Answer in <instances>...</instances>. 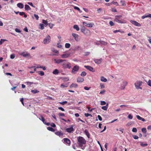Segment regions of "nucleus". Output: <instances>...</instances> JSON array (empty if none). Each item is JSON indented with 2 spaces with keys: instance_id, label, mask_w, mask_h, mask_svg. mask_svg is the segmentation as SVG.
<instances>
[{
  "instance_id": "f257e3e1",
  "label": "nucleus",
  "mask_w": 151,
  "mask_h": 151,
  "mask_svg": "<svg viewBox=\"0 0 151 151\" xmlns=\"http://www.w3.org/2000/svg\"><path fill=\"white\" fill-rule=\"evenodd\" d=\"M78 142L77 143L79 146L82 148L83 145L86 144V139L83 137L79 136L77 138Z\"/></svg>"
},
{
  "instance_id": "f03ea898",
  "label": "nucleus",
  "mask_w": 151,
  "mask_h": 151,
  "mask_svg": "<svg viewBox=\"0 0 151 151\" xmlns=\"http://www.w3.org/2000/svg\"><path fill=\"white\" fill-rule=\"evenodd\" d=\"M61 65L64 69H70L71 67V64L66 60H63L62 63H61Z\"/></svg>"
},
{
  "instance_id": "7ed1b4c3",
  "label": "nucleus",
  "mask_w": 151,
  "mask_h": 151,
  "mask_svg": "<svg viewBox=\"0 0 151 151\" xmlns=\"http://www.w3.org/2000/svg\"><path fill=\"white\" fill-rule=\"evenodd\" d=\"M81 32L85 35L89 36L91 34V32L88 29L84 27H82L81 29Z\"/></svg>"
},
{
  "instance_id": "20e7f679",
  "label": "nucleus",
  "mask_w": 151,
  "mask_h": 151,
  "mask_svg": "<svg viewBox=\"0 0 151 151\" xmlns=\"http://www.w3.org/2000/svg\"><path fill=\"white\" fill-rule=\"evenodd\" d=\"M122 15H116L115 16L114 21L119 23H122L123 22L122 19Z\"/></svg>"
},
{
  "instance_id": "39448f33",
  "label": "nucleus",
  "mask_w": 151,
  "mask_h": 151,
  "mask_svg": "<svg viewBox=\"0 0 151 151\" xmlns=\"http://www.w3.org/2000/svg\"><path fill=\"white\" fill-rule=\"evenodd\" d=\"M142 83V82L141 81H138L134 83V85L137 89H142V88L140 87Z\"/></svg>"
},
{
  "instance_id": "423d86ee",
  "label": "nucleus",
  "mask_w": 151,
  "mask_h": 151,
  "mask_svg": "<svg viewBox=\"0 0 151 151\" xmlns=\"http://www.w3.org/2000/svg\"><path fill=\"white\" fill-rule=\"evenodd\" d=\"M19 54L25 58L29 57H30V53H28L26 51L20 52L19 53Z\"/></svg>"
},
{
  "instance_id": "0eeeda50",
  "label": "nucleus",
  "mask_w": 151,
  "mask_h": 151,
  "mask_svg": "<svg viewBox=\"0 0 151 151\" xmlns=\"http://www.w3.org/2000/svg\"><path fill=\"white\" fill-rule=\"evenodd\" d=\"M62 141L65 144L68 146H70L71 144L70 140L68 138H64Z\"/></svg>"
},
{
  "instance_id": "6e6552de",
  "label": "nucleus",
  "mask_w": 151,
  "mask_h": 151,
  "mask_svg": "<svg viewBox=\"0 0 151 151\" xmlns=\"http://www.w3.org/2000/svg\"><path fill=\"white\" fill-rule=\"evenodd\" d=\"M51 38L49 35H48L46 38L44 39L43 42L44 44H46L49 43L50 41Z\"/></svg>"
},
{
  "instance_id": "1a4fd4ad",
  "label": "nucleus",
  "mask_w": 151,
  "mask_h": 151,
  "mask_svg": "<svg viewBox=\"0 0 151 151\" xmlns=\"http://www.w3.org/2000/svg\"><path fill=\"white\" fill-rule=\"evenodd\" d=\"M79 69V66L77 65H75L73 68L72 72L74 74H75L78 71Z\"/></svg>"
},
{
  "instance_id": "9d476101",
  "label": "nucleus",
  "mask_w": 151,
  "mask_h": 151,
  "mask_svg": "<svg viewBox=\"0 0 151 151\" xmlns=\"http://www.w3.org/2000/svg\"><path fill=\"white\" fill-rule=\"evenodd\" d=\"M39 119L40 120H41L47 126H49L50 125L49 123H47L46 122L44 118L42 115L40 116V117L39 118Z\"/></svg>"
},
{
  "instance_id": "9b49d317",
  "label": "nucleus",
  "mask_w": 151,
  "mask_h": 151,
  "mask_svg": "<svg viewBox=\"0 0 151 151\" xmlns=\"http://www.w3.org/2000/svg\"><path fill=\"white\" fill-rule=\"evenodd\" d=\"M131 23L133 24L137 27H140L141 24L138 22L134 20H131L130 21Z\"/></svg>"
},
{
  "instance_id": "f8f14e48",
  "label": "nucleus",
  "mask_w": 151,
  "mask_h": 151,
  "mask_svg": "<svg viewBox=\"0 0 151 151\" xmlns=\"http://www.w3.org/2000/svg\"><path fill=\"white\" fill-rule=\"evenodd\" d=\"M73 125H71L70 127L67 128L66 129V131L68 133H71L72 132L74 131V130L73 129Z\"/></svg>"
},
{
  "instance_id": "ddd939ff",
  "label": "nucleus",
  "mask_w": 151,
  "mask_h": 151,
  "mask_svg": "<svg viewBox=\"0 0 151 151\" xmlns=\"http://www.w3.org/2000/svg\"><path fill=\"white\" fill-rule=\"evenodd\" d=\"M83 24L87 27H92L94 25V24L93 23H89L88 24H87L85 22H83Z\"/></svg>"
},
{
  "instance_id": "4468645a",
  "label": "nucleus",
  "mask_w": 151,
  "mask_h": 151,
  "mask_svg": "<svg viewBox=\"0 0 151 151\" xmlns=\"http://www.w3.org/2000/svg\"><path fill=\"white\" fill-rule=\"evenodd\" d=\"M72 35L76 41H78L79 40L78 38L79 36L78 34L75 33H72Z\"/></svg>"
},
{
  "instance_id": "2eb2a0df",
  "label": "nucleus",
  "mask_w": 151,
  "mask_h": 151,
  "mask_svg": "<svg viewBox=\"0 0 151 151\" xmlns=\"http://www.w3.org/2000/svg\"><path fill=\"white\" fill-rule=\"evenodd\" d=\"M55 134L60 137H62L63 135V133L61 131H58L55 132Z\"/></svg>"
},
{
  "instance_id": "dca6fc26",
  "label": "nucleus",
  "mask_w": 151,
  "mask_h": 151,
  "mask_svg": "<svg viewBox=\"0 0 151 151\" xmlns=\"http://www.w3.org/2000/svg\"><path fill=\"white\" fill-rule=\"evenodd\" d=\"M63 60L62 59H55L54 60L55 63L58 64H60L61 65V63H62Z\"/></svg>"
},
{
  "instance_id": "f3484780",
  "label": "nucleus",
  "mask_w": 151,
  "mask_h": 151,
  "mask_svg": "<svg viewBox=\"0 0 151 151\" xmlns=\"http://www.w3.org/2000/svg\"><path fill=\"white\" fill-rule=\"evenodd\" d=\"M127 82L126 81H124L123 82V86H121L120 87V88L121 89H124L125 87L127 85Z\"/></svg>"
},
{
  "instance_id": "a211bd4d",
  "label": "nucleus",
  "mask_w": 151,
  "mask_h": 151,
  "mask_svg": "<svg viewBox=\"0 0 151 151\" xmlns=\"http://www.w3.org/2000/svg\"><path fill=\"white\" fill-rule=\"evenodd\" d=\"M102 61V59L101 58L99 59H94V61L95 63L98 64H100Z\"/></svg>"
},
{
  "instance_id": "6ab92c4d",
  "label": "nucleus",
  "mask_w": 151,
  "mask_h": 151,
  "mask_svg": "<svg viewBox=\"0 0 151 151\" xmlns=\"http://www.w3.org/2000/svg\"><path fill=\"white\" fill-rule=\"evenodd\" d=\"M84 67L87 69L91 71H93V67L91 66H88V65H85Z\"/></svg>"
},
{
  "instance_id": "aec40b11",
  "label": "nucleus",
  "mask_w": 151,
  "mask_h": 151,
  "mask_svg": "<svg viewBox=\"0 0 151 151\" xmlns=\"http://www.w3.org/2000/svg\"><path fill=\"white\" fill-rule=\"evenodd\" d=\"M84 78H83L79 77L77 79V82L80 83L84 81Z\"/></svg>"
},
{
  "instance_id": "412c9836",
  "label": "nucleus",
  "mask_w": 151,
  "mask_h": 151,
  "mask_svg": "<svg viewBox=\"0 0 151 151\" xmlns=\"http://www.w3.org/2000/svg\"><path fill=\"white\" fill-rule=\"evenodd\" d=\"M70 55L69 54H65L62 55L61 57L62 58H67Z\"/></svg>"
},
{
  "instance_id": "4be33fe9",
  "label": "nucleus",
  "mask_w": 151,
  "mask_h": 151,
  "mask_svg": "<svg viewBox=\"0 0 151 151\" xmlns=\"http://www.w3.org/2000/svg\"><path fill=\"white\" fill-rule=\"evenodd\" d=\"M84 133L87 136L88 138H89L90 137V134L87 129H85L84 131Z\"/></svg>"
},
{
  "instance_id": "5701e85b",
  "label": "nucleus",
  "mask_w": 151,
  "mask_h": 151,
  "mask_svg": "<svg viewBox=\"0 0 151 151\" xmlns=\"http://www.w3.org/2000/svg\"><path fill=\"white\" fill-rule=\"evenodd\" d=\"M17 6L20 9H22L24 7L23 4L21 3H19L17 4Z\"/></svg>"
},
{
  "instance_id": "b1692460",
  "label": "nucleus",
  "mask_w": 151,
  "mask_h": 151,
  "mask_svg": "<svg viewBox=\"0 0 151 151\" xmlns=\"http://www.w3.org/2000/svg\"><path fill=\"white\" fill-rule=\"evenodd\" d=\"M25 9L26 10H31V8H30L29 5L27 4L25 5Z\"/></svg>"
},
{
  "instance_id": "393cba45",
  "label": "nucleus",
  "mask_w": 151,
  "mask_h": 151,
  "mask_svg": "<svg viewBox=\"0 0 151 151\" xmlns=\"http://www.w3.org/2000/svg\"><path fill=\"white\" fill-rule=\"evenodd\" d=\"M108 107V104H106V106H103L101 107V109L104 110H106Z\"/></svg>"
},
{
  "instance_id": "a878e982",
  "label": "nucleus",
  "mask_w": 151,
  "mask_h": 151,
  "mask_svg": "<svg viewBox=\"0 0 151 151\" xmlns=\"http://www.w3.org/2000/svg\"><path fill=\"white\" fill-rule=\"evenodd\" d=\"M70 88H77L78 87V85L76 83H73L72 84H71L70 86Z\"/></svg>"
},
{
  "instance_id": "bb28decb",
  "label": "nucleus",
  "mask_w": 151,
  "mask_h": 151,
  "mask_svg": "<svg viewBox=\"0 0 151 151\" xmlns=\"http://www.w3.org/2000/svg\"><path fill=\"white\" fill-rule=\"evenodd\" d=\"M37 73L41 76H43L44 75V72L42 71H40L37 72Z\"/></svg>"
},
{
  "instance_id": "cd10ccee",
  "label": "nucleus",
  "mask_w": 151,
  "mask_h": 151,
  "mask_svg": "<svg viewBox=\"0 0 151 151\" xmlns=\"http://www.w3.org/2000/svg\"><path fill=\"white\" fill-rule=\"evenodd\" d=\"M59 73V71L57 69H55L52 72L55 75H57L58 73Z\"/></svg>"
},
{
  "instance_id": "c85d7f7f",
  "label": "nucleus",
  "mask_w": 151,
  "mask_h": 151,
  "mask_svg": "<svg viewBox=\"0 0 151 151\" xmlns=\"http://www.w3.org/2000/svg\"><path fill=\"white\" fill-rule=\"evenodd\" d=\"M101 80L103 82H106L107 81V79L103 76L101 78Z\"/></svg>"
},
{
  "instance_id": "c756f323",
  "label": "nucleus",
  "mask_w": 151,
  "mask_h": 151,
  "mask_svg": "<svg viewBox=\"0 0 151 151\" xmlns=\"http://www.w3.org/2000/svg\"><path fill=\"white\" fill-rule=\"evenodd\" d=\"M47 129L48 130L50 131H51L52 132H54L55 131V129L52 127H48L47 128Z\"/></svg>"
},
{
  "instance_id": "7c9ffc66",
  "label": "nucleus",
  "mask_w": 151,
  "mask_h": 151,
  "mask_svg": "<svg viewBox=\"0 0 151 151\" xmlns=\"http://www.w3.org/2000/svg\"><path fill=\"white\" fill-rule=\"evenodd\" d=\"M73 28L74 29H76V30L77 31H79V28L78 26L77 25H75L73 26Z\"/></svg>"
},
{
  "instance_id": "2f4dec72",
  "label": "nucleus",
  "mask_w": 151,
  "mask_h": 151,
  "mask_svg": "<svg viewBox=\"0 0 151 151\" xmlns=\"http://www.w3.org/2000/svg\"><path fill=\"white\" fill-rule=\"evenodd\" d=\"M70 45L69 43H66L65 45V47L67 48H70Z\"/></svg>"
},
{
  "instance_id": "473e14b6",
  "label": "nucleus",
  "mask_w": 151,
  "mask_h": 151,
  "mask_svg": "<svg viewBox=\"0 0 151 151\" xmlns=\"http://www.w3.org/2000/svg\"><path fill=\"white\" fill-rule=\"evenodd\" d=\"M86 73L85 71H83L81 73V76H86Z\"/></svg>"
},
{
  "instance_id": "72a5a7b5",
  "label": "nucleus",
  "mask_w": 151,
  "mask_h": 151,
  "mask_svg": "<svg viewBox=\"0 0 151 151\" xmlns=\"http://www.w3.org/2000/svg\"><path fill=\"white\" fill-rule=\"evenodd\" d=\"M6 41H7V40L1 39L0 41V45H1L3 42Z\"/></svg>"
},
{
  "instance_id": "f704fd0d",
  "label": "nucleus",
  "mask_w": 151,
  "mask_h": 151,
  "mask_svg": "<svg viewBox=\"0 0 151 151\" xmlns=\"http://www.w3.org/2000/svg\"><path fill=\"white\" fill-rule=\"evenodd\" d=\"M31 92L33 93H38L39 91H37L36 89L32 90L31 91Z\"/></svg>"
},
{
  "instance_id": "c9c22d12",
  "label": "nucleus",
  "mask_w": 151,
  "mask_h": 151,
  "mask_svg": "<svg viewBox=\"0 0 151 151\" xmlns=\"http://www.w3.org/2000/svg\"><path fill=\"white\" fill-rule=\"evenodd\" d=\"M25 83H26L27 85H31L32 84L34 83L33 82L29 81L26 82Z\"/></svg>"
},
{
  "instance_id": "e433bc0d",
  "label": "nucleus",
  "mask_w": 151,
  "mask_h": 151,
  "mask_svg": "<svg viewBox=\"0 0 151 151\" xmlns=\"http://www.w3.org/2000/svg\"><path fill=\"white\" fill-rule=\"evenodd\" d=\"M41 65H38L37 66H34L31 67V68H35V67L37 68H42Z\"/></svg>"
},
{
  "instance_id": "4c0bfd02",
  "label": "nucleus",
  "mask_w": 151,
  "mask_h": 151,
  "mask_svg": "<svg viewBox=\"0 0 151 151\" xmlns=\"http://www.w3.org/2000/svg\"><path fill=\"white\" fill-rule=\"evenodd\" d=\"M84 115L86 117H87L88 116H90L91 117H92V116L91 114H89L88 113H85L84 114Z\"/></svg>"
},
{
  "instance_id": "58836bf2",
  "label": "nucleus",
  "mask_w": 151,
  "mask_h": 151,
  "mask_svg": "<svg viewBox=\"0 0 151 151\" xmlns=\"http://www.w3.org/2000/svg\"><path fill=\"white\" fill-rule=\"evenodd\" d=\"M68 87V85L67 84L64 85L63 84H62L60 85V87L62 88L66 87Z\"/></svg>"
},
{
  "instance_id": "ea45409f",
  "label": "nucleus",
  "mask_w": 151,
  "mask_h": 151,
  "mask_svg": "<svg viewBox=\"0 0 151 151\" xmlns=\"http://www.w3.org/2000/svg\"><path fill=\"white\" fill-rule=\"evenodd\" d=\"M142 132L144 133H146L147 132L146 128H143L142 129Z\"/></svg>"
},
{
  "instance_id": "a19ab883",
  "label": "nucleus",
  "mask_w": 151,
  "mask_h": 151,
  "mask_svg": "<svg viewBox=\"0 0 151 151\" xmlns=\"http://www.w3.org/2000/svg\"><path fill=\"white\" fill-rule=\"evenodd\" d=\"M40 26V29H43L44 28V24H39Z\"/></svg>"
},
{
  "instance_id": "79ce46f5",
  "label": "nucleus",
  "mask_w": 151,
  "mask_h": 151,
  "mask_svg": "<svg viewBox=\"0 0 151 151\" xmlns=\"http://www.w3.org/2000/svg\"><path fill=\"white\" fill-rule=\"evenodd\" d=\"M58 115L60 117L65 116V114L64 113H59Z\"/></svg>"
},
{
  "instance_id": "37998d69",
  "label": "nucleus",
  "mask_w": 151,
  "mask_h": 151,
  "mask_svg": "<svg viewBox=\"0 0 151 151\" xmlns=\"http://www.w3.org/2000/svg\"><path fill=\"white\" fill-rule=\"evenodd\" d=\"M100 43L104 45H106L107 44V42L103 41H101Z\"/></svg>"
},
{
  "instance_id": "c03bdc74",
  "label": "nucleus",
  "mask_w": 151,
  "mask_h": 151,
  "mask_svg": "<svg viewBox=\"0 0 151 151\" xmlns=\"http://www.w3.org/2000/svg\"><path fill=\"white\" fill-rule=\"evenodd\" d=\"M132 132H136L137 131V130L136 128L134 127L132 129Z\"/></svg>"
},
{
  "instance_id": "a18cd8bd",
  "label": "nucleus",
  "mask_w": 151,
  "mask_h": 151,
  "mask_svg": "<svg viewBox=\"0 0 151 151\" xmlns=\"http://www.w3.org/2000/svg\"><path fill=\"white\" fill-rule=\"evenodd\" d=\"M68 102L66 101H63L62 102H60V103L63 105H64V104L67 103Z\"/></svg>"
},
{
  "instance_id": "49530a36",
  "label": "nucleus",
  "mask_w": 151,
  "mask_h": 151,
  "mask_svg": "<svg viewBox=\"0 0 151 151\" xmlns=\"http://www.w3.org/2000/svg\"><path fill=\"white\" fill-rule=\"evenodd\" d=\"M100 104L102 105H104L106 104V103L105 101H101Z\"/></svg>"
},
{
  "instance_id": "de8ad7c7",
  "label": "nucleus",
  "mask_w": 151,
  "mask_h": 151,
  "mask_svg": "<svg viewBox=\"0 0 151 151\" xmlns=\"http://www.w3.org/2000/svg\"><path fill=\"white\" fill-rule=\"evenodd\" d=\"M15 31L16 32H18V33H20L21 32V30L19 29H18V28H16L15 29Z\"/></svg>"
},
{
  "instance_id": "09e8293b",
  "label": "nucleus",
  "mask_w": 151,
  "mask_h": 151,
  "mask_svg": "<svg viewBox=\"0 0 151 151\" xmlns=\"http://www.w3.org/2000/svg\"><path fill=\"white\" fill-rule=\"evenodd\" d=\"M106 92V91L105 90L103 89L102 91H101L99 93L100 94H103L104 93Z\"/></svg>"
},
{
  "instance_id": "8fccbe9b",
  "label": "nucleus",
  "mask_w": 151,
  "mask_h": 151,
  "mask_svg": "<svg viewBox=\"0 0 151 151\" xmlns=\"http://www.w3.org/2000/svg\"><path fill=\"white\" fill-rule=\"evenodd\" d=\"M147 17V14H146L145 15H144L143 16H142V19H144L146 17Z\"/></svg>"
},
{
  "instance_id": "3c124183",
  "label": "nucleus",
  "mask_w": 151,
  "mask_h": 151,
  "mask_svg": "<svg viewBox=\"0 0 151 151\" xmlns=\"http://www.w3.org/2000/svg\"><path fill=\"white\" fill-rule=\"evenodd\" d=\"M34 17L36 18L37 20H38V19L39 18V17L37 15L35 14H34Z\"/></svg>"
},
{
  "instance_id": "603ef678",
  "label": "nucleus",
  "mask_w": 151,
  "mask_h": 151,
  "mask_svg": "<svg viewBox=\"0 0 151 151\" xmlns=\"http://www.w3.org/2000/svg\"><path fill=\"white\" fill-rule=\"evenodd\" d=\"M52 50L53 52H55L56 53H58V51L56 50L53 49V50Z\"/></svg>"
},
{
  "instance_id": "864d4df0",
  "label": "nucleus",
  "mask_w": 151,
  "mask_h": 151,
  "mask_svg": "<svg viewBox=\"0 0 151 151\" xmlns=\"http://www.w3.org/2000/svg\"><path fill=\"white\" fill-rule=\"evenodd\" d=\"M42 23L45 25H47V21L45 20H43Z\"/></svg>"
},
{
  "instance_id": "5fc2aeb1",
  "label": "nucleus",
  "mask_w": 151,
  "mask_h": 151,
  "mask_svg": "<svg viewBox=\"0 0 151 151\" xmlns=\"http://www.w3.org/2000/svg\"><path fill=\"white\" fill-rule=\"evenodd\" d=\"M140 145L141 146H142V147H145V146H146L147 145V143H145V144H144L142 143L140 144Z\"/></svg>"
},
{
  "instance_id": "6e6d98bb",
  "label": "nucleus",
  "mask_w": 151,
  "mask_h": 151,
  "mask_svg": "<svg viewBox=\"0 0 151 151\" xmlns=\"http://www.w3.org/2000/svg\"><path fill=\"white\" fill-rule=\"evenodd\" d=\"M147 83L149 86H151V81L150 80H149Z\"/></svg>"
},
{
  "instance_id": "4d7b16f0",
  "label": "nucleus",
  "mask_w": 151,
  "mask_h": 151,
  "mask_svg": "<svg viewBox=\"0 0 151 151\" xmlns=\"http://www.w3.org/2000/svg\"><path fill=\"white\" fill-rule=\"evenodd\" d=\"M97 117H98V119H99L100 120V121H102V117H101V116L99 115H98V116H97Z\"/></svg>"
},
{
  "instance_id": "13d9d810",
  "label": "nucleus",
  "mask_w": 151,
  "mask_h": 151,
  "mask_svg": "<svg viewBox=\"0 0 151 151\" xmlns=\"http://www.w3.org/2000/svg\"><path fill=\"white\" fill-rule=\"evenodd\" d=\"M109 24L111 26H114V23H113V22L112 21H110V22H109Z\"/></svg>"
},
{
  "instance_id": "bf43d9fd",
  "label": "nucleus",
  "mask_w": 151,
  "mask_h": 151,
  "mask_svg": "<svg viewBox=\"0 0 151 151\" xmlns=\"http://www.w3.org/2000/svg\"><path fill=\"white\" fill-rule=\"evenodd\" d=\"M50 125L51 126L53 127H56V125L54 123H52Z\"/></svg>"
},
{
  "instance_id": "052dcab7",
  "label": "nucleus",
  "mask_w": 151,
  "mask_h": 151,
  "mask_svg": "<svg viewBox=\"0 0 151 151\" xmlns=\"http://www.w3.org/2000/svg\"><path fill=\"white\" fill-rule=\"evenodd\" d=\"M136 117H137V119H138V120H141V118H142L138 115H137L136 116Z\"/></svg>"
},
{
  "instance_id": "680f3d73",
  "label": "nucleus",
  "mask_w": 151,
  "mask_h": 151,
  "mask_svg": "<svg viewBox=\"0 0 151 151\" xmlns=\"http://www.w3.org/2000/svg\"><path fill=\"white\" fill-rule=\"evenodd\" d=\"M128 117L130 119H132L133 118L131 114H129L128 115Z\"/></svg>"
},
{
  "instance_id": "e2e57ef3",
  "label": "nucleus",
  "mask_w": 151,
  "mask_h": 151,
  "mask_svg": "<svg viewBox=\"0 0 151 151\" xmlns=\"http://www.w3.org/2000/svg\"><path fill=\"white\" fill-rule=\"evenodd\" d=\"M100 87L101 88H104V85L103 84H100Z\"/></svg>"
},
{
  "instance_id": "0e129e2a",
  "label": "nucleus",
  "mask_w": 151,
  "mask_h": 151,
  "mask_svg": "<svg viewBox=\"0 0 151 151\" xmlns=\"http://www.w3.org/2000/svg\"><path fill=\"white\" fill-rule=\"evenodd\" d=\"M58 109H59L61 110L62 111H64V109L62 107H58Z\"/></svg>"
},
{
  "instance_id": "69168bd1",
  "label": "nucleus",
  "mask_w": 151,
  "mask_h": 151,
  "mask_svg": "<svg viewBox=\"0 0 151 151\" xmlns=\"http://www.w3.org/2000/svg\"><path fill=\"white\" fill-rule=\"evenodd\" d=\"M15 57V56L14 54H12L10 56V58L12 59H14Z\"/></svg>"
},
{
  "instance_id": "338daca9",
  "label": "nucleus",
  "mask_w": 151,
  "mask_h": 151,
  "mask_svg": "<svg viewBox=\"0 0 151 151\" xmlns=\"http://www.w3.org/2000/svg\"><path fill=\"white\" fill-rule=\"evenodd\" d=\"M20 101L22 103V104L24 106V102H23L24 99L23 98H21L20 99Z\"/></svg>"
},
{
  "instance_id": "774afa93",
  "label": "nucleus",
  "mask_w": 151,
  "mask_h": 151,
  "mask_svg": "<svg viewBox=\"0 0 151 151\" xmlns=\"http://www.w3.org/2000/svg\"><path fill=\"white\" fill-rule=\"evenodd\" d=\"M74 8L75 9H76V10H78V11H80V9H79V8H78V7H77V6H75L74 7Z\"/></svg>"
}]
</instances>
